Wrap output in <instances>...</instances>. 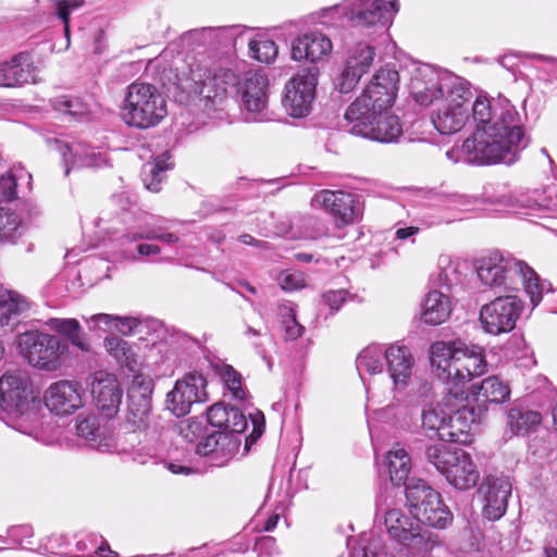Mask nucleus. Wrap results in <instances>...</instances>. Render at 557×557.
Returning a JSON list of instances; mask_svg holds the SVG:
<instances>
[{"instance_id": "nucleus-1", "label": "nucleus", "mask_w": 557, "mask_h": 557, "mask_svg": "<svg viewBox=\"0 0 557 557\" xmlns=\"http://www.w3.org/2000/svg\"><path fill=\"white\" fill-rule=\"evenodd\" d=\"M475 129L461 147L446 152L449 160L468 164H512L525 147L520 115L511 102L503 97H476L472 106Z\"/></svg>"}, {"instance_id": "nucleus-61", "label": "nucleus", "mask_w": 557, "mask_h": 557, "mask_svg": "<svg viewBox=\"0 0 557 557\" xmlns=\"http://www.w3.org/2000/svg\"><path fill=\"white\" fill-rule=\"evenodd\" d=\"M419 233V227L407 226L399 227L395 232V239L399 242L410 240L414 243V236Z\"/></svg>"}, {"instance_id": "nucleus-35", "label": "nucleus", "mask_w": 557, "mask_h": 557, "mask_svg": "<svg viewBox=\"0 0 557 557\" xmlns=\"http://www.w3.org/2000/svg\"><path fill=\"white\" fill-rule=\"evenodd\" d=\"M28 308L27 300L15 293H8L0 296V332H7L12 327L17 317Z\"/></svg>"}, {"instance_id": "nucleus-45", "label": "nucleus", "mask_w": 557, "mask_h": 557, "mask_svg": "<svg viewBox=\"0 0 557 557\" xmlns=\"http://www.w3.org/2000/svg\"><path fill=\"white\" fill-rule=\"evenodd\" d=\"M22 226V218L9 208H0V240L13 242Z\"/></svg>"}, {"instance_id": "nucleus-3", "label": "nucleus", "mask_w": 557, "mask_h": 557, "mask_svg": "<svg viewBox=\"0 0 557 557\" xmlns=\"http://www.w3.org/2000/svg\"><path fill=\"white\" fill-rule=\"evenodd\" d=\"M190 74L206 108L218 110L226 98L228 88L237 85L242 107L247 112L258 115L259 120L267 116L269 79L261 72H247L238 82L236 74L230 69L216 64H199L190 70Z\"/></svg>"}, {"instance_id": "nucleus-64", "label": "nucleus", "mask_w": 557, "mask_h": 557, "mask_svg": "<svg viewBox=\"0 0 557 557\" xmlns=\"http://www.w3.org/2000/svg\"><path fill=\"white\" fill-rule=\"evenodd\" d=\"M166 468L174 474H188L190 472V469L188 467L176 465L173 462H169L166 465Z\"/></svg>"}, {"instance_id": "nucleus-51", "label": "nucleus", "mask_w": 557, "mask_h": 557, "mask_svg": "<svg viewBox=\"0 0 557 557\" xmlns=\"http://www.w3.org/2000/svg\"><path fill=\"white\" fill-rule=\"evenodd\" d=\"M133 460L140 465H145L151 460L154 462H160L162 460L161 445H143L141 447L136 448L133 453Z\"/></svg>"}, {"instance_id": "nucleus-55", "label": "nucleus", "mask_w": 557, "mask_h": 557, "mask_svg": "<svg viewBox=\"0 0 557 557\" xmlns=\"http://www.w3.org/2000/svg\"><path fill=\"white\" fill-rule=\"evenodd\" d=\"M16 180L11 174L0 176V198L2 201H12L16 198Z\"/></svg>"}, {"instance_id": "nucleus-34", "label": "nucleus", "mask_w": 557, "mask_h": 557, "mask_svg": "<svg viewBox=\"0 0 557 557\" xmlns=\"http://www.w3.org/2000/svg\"><path fill=\"white\" fill-rule=\"evenodd\" d=\"M45 325L65 336L67 341L79 350H90V345L82 334V326L76 319L50 318L45 322Z\"/></svg>"}, {"instance_id": "nucleus-17", "label": "nucleus", "mask_w": 557, "mask_h": 557, "mask_svg": "<svg viewBox=\"0 0 557 557\" xmlns=\"http://www.w3.org/2000/svg\"><path fill=\"white\" fill-rule=\"evenodd\" d=\"M521 311L522 302L516 296L497 297L482 307L480 321L486 333L499 335L515 329Z\"/></svg>"}, {"instance_id": "nucleus-49", "label": "nucleus", "mask_w": 557, "mask_h": 557, "mask_svg": "<svg viewBox=\"0 0 557 557\" xmlns=\"http://www.w3.org/2000/svg\"><path fill=\"white\" fill-rule=\"evenodd\" d=\"M84 0H55V11L58 17L64 25V35L67 44L70 42V15L72 11L77 10L84 5Z\"/></svg>"}, {"instance_id": "nucleus-27", "label": "nucleus", "mask_w": 557, "mask_h": 557, "mask_svg": "<svg viewBox=\"0 0 557 557\" xmlns=\"http://www.w3.org/2000/svg\"><path fill=\"white\" fill-rule=\"evenodd\" d=\"M480 492L484 495L483 511L487 519L502 518L507 509L508 497L511 494V483L507 478H487Z\"/></svg>"}, {"instance_id": "nucleus-22", "label": "nucleus", "mask_w": 557, "mask_h": 557, "mask_svg": "<svg viewBox=\"0 0 557 557\" xmlns=\"http://www.w3.org/2000/svg\"><path fill=\"white\" fill-rule=\"evenodd\" d=\"M38 67L29 52L16 53L8 61L0 62V87L14 88L38 82Z\"/></svg>"}, {"instance_id": "nucleus-10", "label": "nucleus", "mask_w": 557, "mask_h": 557, "mask_svg": "<svg viewBox=\"0 0 557 557\" xmlns=\"http://www.w3.org/2000/svg\"><path fill=\"white\" fill-rule=\"evenodd\" d=\"M17 346L21 355L29 364L46 371L60 369L69 354V345L65 342L40 331H27L20 334Z\"/></svg>"}, {"instance_id": "nucleus-2", "label": "nucleus", "mask_w": 557, "mask_h": 557, "mask_svg": "<svg viewBox=\"0 0 557 557\" xmlns=\"http://www.w3.org/2000/svg\"><path fill=\"white\" fill-rule=\"evenodd\" d=\"M399 74L381 69L362 94L347 108L345 127L354 135L380 143H394L403 135L399 117L389 109L397 92Z\"/></svg>"}, {"instance_id": "nucleus-9", "label": "nucleus", "mask_w": 557, "mask_h": 557, "mask_svg": "<svg viewBox=\"0 0 557 557\" xmlns=\"http://www.w3.org/2000/svg\"><path fill=\"white\" fill-rule=\"evenodd\" d=\"M409 512L421 524L444 530L454 520V515L442 495L422 480H410L406 485Z\"/></svg>"}, {"instance_id": "nucleus-24", "label": "nucleus", "mask_w": 557, "mask_h": 557, "mask_svg": "<svg viewBox=\"0 0 557 557\" xmlns=\"http://www.w3.org/2000/svg\"><path fill=\"white\" fill-rule=\"evenodd\" d=\"M385 362L394 391L405 389L413 374L414 358L406 345L392 344L385 348Z\"/></svg>"}, {"instance_id": "nucleus-48", "label": "nucleus", "mask_w": 557, "mask_h": 557, "mask_svg": "<svg viewBox=\"0 0 557 557\" xmlns=\"http://www.w3.org/2000/svg\"><path fill=\"white\" fill-rule=\"evenodd\" d=\"M282 315V330L284 332L285 341H295L299 338L304 332L305 326H302L296 318V312L290 307H284L281 310Z\"/></svg>"}, {"instance_id": "nucleus-4", "label": "nucleus", "mask_w": 557, "mask_h": 557, "mask_svg": "<svg viewBox=\"0 0 557 557\" xmlns=\"http://www.w3.org/2000/svg\"><path fill=\"white\" fill-rule=\"evenodd\" d=\"M431 364L438 379L445 382L446 392H453L451 395L461 400V396L468 394V382L487 370L484 348L462 339L435 342L431 346Z\"/></svg>"}, {"instance_id": "nucleus-33", "label": "nucleus", "mask_w": 557, "mask_h": 557, "mask_svg": "<svg viewBox=\"0 0 557 557\" xmlns=\"http://www.w3.org/2000/svg\"><path fill=\"white\" fill-rule=\"evenodd\" d=\"M471 389L478 401L503 404L510 397L508 384L496 375L484 379L479 385H472Z\"/></svg>"}, {"instance_id": "nucleus-36", "label": "nucleus", "mask_w": 557, "mask_h": 557, "mask_svg": "<svg viewBox=\"0 0 557 557\" xmlns=\"http://www.w3.org/2000/svg\"><path fill=\"white\" fill-rule=\"evenodd\" d=\"M507 422L513 434L524 435L536 430L542 416L537 411L511 408L507 413Z\"/></svg>"}, {"instance_id": "nucleus-58", "label": "nucleus", "mask_w": 557, "mask_h": 557, "mask_svg": "<svg viewBox=\"0 0 557 557\" xmlns=\"http://www.w3.org/2000/svg\"><path fill=\"white\" fill-rule=\"evenodd\" d=\"M89 321L92 323V327L100 329L104 332L114 330L115 315L108 313H98L90 317Z\"/></svg>"}, {"instance_id": "nucleus-5", "label": "nucleus", "mask_w": 557, "mask_h": 557, "mask_svg": "<svg viewBox=\"0 0 557 557\" xmlns=\"http://www.w3.org/2000/svg\"><path fill=\"white\" fill-rule=\"evenodd\" d=\"M41 404L23 370L7 371L0 377V409L7 424L38 442L48 443L39 417Z\"/></svg>"}, {"instance_id": "nucleus-19", "label": "nucleus", "mask_w": 557, "mask_h": 557, "mask_svg": "<svg viewBox=\"0 0 557 557\" xmlns=\"http://www.w3.org/2000/svg\"><path fill=\"white\" fill-rule=\"evenodd\" d=\"M152 381L143 374H135L128 388L127 422L137 430H147L151 422Z\"/></svg>"}, {"instance_id": "nucleus-8", "label": "nucleus", "mask_w": 557, "mask_h": 557, "mask_svg": "<svg viewBox=\"0 0 557 557\" xmlns=\"http://www.w3.org/2000/svg\"><path fill=\"white\" fill-rule=\"evenodd\" d=\"M425 458L457 490H471L480 480L476 463L463 449L453 450L445 444H434L426 447Z\"/></svg>"}, {"instance_id": "nucleus-14", "label": "nucleus", "mask_w": 557, "mask_h": 557, "mask_svg": "<svg viewBox=\"0 0 557 557\" xmlns=\"http://www.w3.org/2000/svg\"><path fill=\"white\" fill-rule=\"evenodd\" d=\"M338 10L355 26H386L397 12V0H344Z\"/></svg>"}, {"instance_id": "nucleus-7", "label": "nucleus", "mask_w": 557, "mask_h": 557, "mask_svg": "<svg viewBox=\"0 0 557 557\" xmlns=\"http://www.w3.org/2000/svg\"><path fill=\"white\" fill-rule=\"evenodd\" d=\"M166 114V100L154 85L134 82L127 87L121 116L128 126L148 129L160 124Z\"/></svg>"}, {"instance_id": "nucleus-44", "label": "nucleus", "mask_w": 557, "mask_h": 557, "mask_svg": "<svg viewBox=\"0 0 557 557\" xmlns=\"http://www.w3.org/2000/svg\"><path fill=\"white\" fill-rule=\"evenodd\" d=\"M215 372L224 383L233 398L244 400L246 392L243 388L242 375L230 364H216Z\"/></svg>"}, {"instance_id": "nucleus-6", "label": "nucleus", "mask_w": 557, "mask_h": 557, "mask_svg": "<svg viewBox=\"0 0 557 557\" xmlns=\"http://www.w3.org/2000/svg\"><path fill=\"white\" fill-rule=\"evenodd\" d=\"M476 274L488 287L513 288L520 282L533 307L541 302L544 293L552 290L550 283L542 281L524 261L499 251L481 258L476 264Z\"/></svg>"}, {"instance_id": "nucleus-57", "label": "nucleus", "mask_w": 557, "mask_h": 557, "mask_svg": "<svg viewBox=\"0 0 557 557\" xmlns=\"http://www.w3.org/2000/svg\"><path fill=\"white\" fill-rule=\"evenodd\" d=\"M218 29L212 27H206L200 29L190 30L185 35V39L198 45L211 44Z\"/></svg>"}, {"instance_id": "nucleus-25", "label": "nucleus", "mask_w": 557, "mask_h": 557, "mask_svg": "<svg viewBox=\"0 0 557 557\" xmlns=\"http://www.w3.org/2000/svg\"><path fill=\"white\" fill-rule=\"evenodd\" d=\"M237 448L238 441L234 435L216 432L196 445V454L208 457L213 467H223L233 458Z\"/></svg>"}, {"instance_id": "nucleus-37", "label": "nucleus", "mask_w": 557, "mask_h": 557, "mask_svg": "<svg viewBox=\"0 0 557 557\" xmlns=\"http://www.w3.org/2000/svg\"><path fill=\"white\" fill-rule=\"evenodd\" d=\"M385 346L372 344L367 346L356 359V368L360 376L363 373L377 374L384 369Z\"/></svg>"}, {"instance_id": "nucleus-59", "label": "nucleus", "mask_w": 557, "mask_h": 557, "mask_svg": "<svg viewBox=\"0 0 557 557\" xmlns=\"http://www.w3.org/2000/svg\"><path fill=\"white\" fill-rule=\"evenodd\" d=\"M139 324H140V321L137 318L115 315L114 330L121 332L124 335H128V334H132L133 331Z\"/></svg>"}, {"instance_id": "nucleus-54", "label": "nucleus", "mask_w": 557, "mask_h": 557, "mask_svg": "<svg viewBox=\"0 0 557 557\" xmlns=\"http://www.w3.org/2000/svg\"><path fill=\"white\" fill-rule=\"evenodd\" d=\"M230 412V408L225 407L222 404L212 405L207 412L208 422L221 431L225 423L227 422V414Z\"/></svg>"}, {"instance_id": "nucleus-13", "label": "nucleus", "mask_w": 557, "mask_h": 557, "mask_svg": "<svg viewBox=\"0 0 557 557\" xmlns=\"http://www.w3.org/2000/svg\"><path fill=\"white\" fill-rule=\"evenodd\" d=\"M472 98L469 84L463 81L454 92H450L432 113V123L441 134H455L466 124L468 103Z\"/></svg>"}, {"instance_id": "nucleus-23", "label": "nucleus", "mask_w": 557, "mask_h": 557, "mask_svg": "<svg viewBox=\"0 0 557 557\" xmlns=\"http://www.w3.org/2000/svg\"><path fill=\"white\" fill-rule=\"evenodd\" d=\"M91 395L97 408L106 417L111 418L117 413L123 392L114 375L104 371L96 372L91 383Z\"/></svg>"}, {"instance_id": "nucleus-63", "label": "nucleus", "mask_w": 557, "mask_h": 557, "mask_svg": "<svg viewBox=\"0 0 557 557\" xmlns=\"http://www.w3.org/2000/svg\"><path fill=\"white\" fill-rule=\"evenodd\" d=\"M161 251L160 247L154 244H138L137 245V252L140 256L148 257V256H157Z\"/></svg>"}, {"instance_id": "nucleus-53", "label": "nucleus", "mask_w": 557, "mask_h": 557, "mask_svg": "<svg viewBox=\"0 0 557 557\" xmlns=\"http://www.w3.org/2000/svg\"><path fill=\"white\" fill-rule=\"evenodd\" d=\"M348 292L346 289L327 290L322 294L321 301L329 307L331 313L339 310L347 299Z\"/></svg>"}, {"instance_id": "nucleus-38", "label": "nucleus", "mask_w": 557, "mask_h": 557, "mask_svg": "<svg viewBox=\"0 0 557 557\" xmlns=\"http://www.w3.org/2000/svg\"><path fill=\"white\" fill-rule=\"evenodd\" d=\"M106 348L121 367L127 368L134 373L138 370L140 364L138 356L135 354L132 345L127 341L116 336L107 337Z\"/></svg>"}, {"instance_id": "nucleus-62", "label": "nucleus", "mask_w": 557, "mask_h": 557, "mask_svg": "<svg viewBox=\"0 0 557 557\" xmlns=\"http://www.w3.org/2000/svg\"><path fill=\"white\" fill-rule=\"evenodd\" d=\"M433 395H434L433 386L431 383H429L426 381L422 382L416 391V396L418 397L419 401H421V403L431 400L433 398Z\"/></svg>"}, {"instance_id": "nucleus-46", "label": "nucleus", "mask_w": 557, "mask_h": 557, "mask_svg": "<svg viewBox=\"0 0 557 557\" xmlns=\"http://www.w3.org/2000/svg\"><path fill=\"white\" fill-rule=\"evenodd\" d=\"M171 226L158 224L156 226L146 225L141 231L133 234L131 240L138 239H157L168 245H174L180 240V237L174 232H170Z\"/></svg>"}, {"instance_id": "nucleus-12", "label": "nucleus", "mask_w": 557, "mask_h": 557, "mask_svg": "<svg viewBox=\"0 0 557 557\" xmlns=\"http://www.w3.org/2000/svg\"><path fill=\"white\" fill-rule=\"evenodd\" d=\"M453 392H446L443 406L450 411L447 429H444L443 442L462 445L470 444L471 431L480 419V411L470 404L469 395L463 394L462 400L456 399Z\"/></svg>"}, {"instance_id": "nucleus-50", "label": "nucleus", "mask_w": 557, "mask_h": 557, "mask_svg": "<svg viewBox=\"0 0 557 557\" xmlns=\"http://www.w3.org/2000/svg\"><path fill=\"white\" fill-rule=\"evenodd\" d=\"M247 425L248 422L245 414L239 409L231 407L227 414V422L220 433L230 435L240 434L247 429Z\"/></svg>"}, {"instance_id": "nucleus-52", "label": "nucleus", "mask_w": 557, "mask_h": 557, "mask_svg": "<svg viewBox=\"0 0 557 557\" xmlns=\"http://www.w3.org/2000/svg\"><path fill=\"white\" fill-rule=\"evenodd\" d=\"M55 110L73 116L82 115L86 112L85 104L77 98L60 97L54 101Z\"/></svg>"}, {"instance_id": "nucleus-60", "label": "nucleus", "mask_w": 557, "mask_h": 557, "mask_svg": "<svg viewBox=\"0 0 557 557\" xmlns=\"http://www.w3.org/2000/svg\"><path fill=\"white\" fill-rule=\"evenodd\" d=\"M280 284L285 290H294L304 286V281L292 273H282L280 276Z\"/></svg>"}, {"instance_id": "nucleus-42", "label": "nucleus", "mask_w": 557, "mask_h": 557, "mask_svg": "<svg viewBox=\"0 0 557 557\" xmlns=\"http://www.w3.org/2000/svg\"><path fill=\"white\" fill-rule=\"evenodd\" d=\"M417 524L410 521L401 510L391 509L385 513V527L389 536L401 543Z\"/></svg>"}, {"instance_id": "nucleus-28", "label": "nucleus", "mask_w": 557, "mask_h": 557, "mask_svg": "<svg viewBox=\"0 0 557 557\" xmlns=\"http://www.w3.org/2000/svg\"><path fill=\"white\" fill-rule=\"evenodd\" d=\"M59 149L63 157L65 165V175L70 173V161L73 166L98 168L107 163V157L98 147H92L86 143L77 141L72 145L60 144Z\"/></svg>"}, {"instance_id": "nucleus-29", "label": "nucleus", "mask_w": 557, "mask_h": 557, "mask_svg": "<svg viewBox=\"0 0 557 557\" xmlns=\"http://www.w3.org/2000/svg\"><path fill=\"white\" fill-rule=\"evenodd\" d=\"M75 429L77 436L85 440L91 448L108 451L116 446L113 431L108 425H100L94 416L78 418Z\"/></svg>"}, {"instance_id": "nucleus-31", "label": "nucleus", "mask_w": 557, "mask_h": 557, "mask_svg": "<svg viewBox=\"0 0 557 557\" xmlns=\"http://www.w3.org/2000/svg\"><path fill=\"white\" fill-rule=\"evenodd\" d=\"M350 557H394L385 548L383 540L374 532L363 533L359 539H348Z\"/></svg>"}, {"instance_id": "nucleus-21", "label": "nucleus", "mask_w": 557, "mask_h": 557, "mask_svg": "<svg viewBox=\"0 0 557 557\" xmlns=\"http://www.w3.org/2000/svg\"><path fill=\"white\" fill-rule=\"evenodd\" d=\"M85 389L75 381L61 380L52 383L45 392V405L58 416H67L85 404Z\"/></svg>"}, {"instance_id": "nucleus-20", "label": "nucleus", "mask_w": 557, "mask_h": 557, "mask_svg": "<svg viewBox=\"0 0 557 557\" xmlns=\"http://www.w3.org/2000/svg\"><path fill=\"white\" fill-rule=\"evenodd\" d=\"M375 57V49L367 42H358L347 52L342 73L335 85L342 94L350 92L363 74L368 73Z\"/></svg>"}, {"instance_id": "nucleus-56", "label": "nucleus", "mask_w": 557, "mask_h": 557, "mask_svg": "<svg viewBox=\"0 0 557 557\" xmlns=\"http://www.w3.org/2000/svg\"><path fill=\"white\" fill-rule=\"evenodd\" d=\"M202 431L201 423L195 421H184L178 426V434L187 442L194 443L200 436Z\"/></svg>"}, {"instance_id": "nucleus-40", "label": "nucleus", "mask_w": 557, "mask_h": 557, "mask_svg": "<svg viewBox=\"0 0 557 557\" xmlns=\"http://www.w3.org/2000/svg\"><path fill=\"white\" fill-rule=\"evenodd\" d=\"M170 156L164 153L157 157L152 162H147L141 170V178L147 189L157 193L160 190V184L163 180L164 172L171 165L168 162Z\"/></svg>"}, {"instance_id": "nucleus-41", "label": "nucleus", "mask_w": 557, "mask_h": 557, "mask_svg": "<svg viewBox=\"0 0 557 557\" xmlns=\"http://www.w3.org/2000/svg\"><path fill=\"white\" fill-rule=\"evenodd\" d=\"M449 414L450 411L443 406V403L436 407L430 405L422 410V426L428 431L434 432L443 441V433L444 429H447Z\"/></svg>"}, {"instance_id": "nucleus-15", "label": "nucleus", "mask_w": 557, "mask_h": 557, "mask_svg": "<svg viewBox=\"0 0 557 557\" xmlns=\"http://www.w3.org/2000/svg\"><path fill=\"white\" fill-rule=\"evenodd\" d=\"M311 206L331 215L337 227L354 224L361 216L358 197L344 190H320L312 197Z\"/></svg>"}, {"instance_id": "nucleus-11", "label": "nucleus", "mask_w": 557, "mask_h": 557, "mask_svg": "<svg viewBox=\"0 0 557 557\" xmlns=\"http://www.w3.org/2000/svg\"><path fill=\"white\" fill-rule=\"evenodd\" d=\"M459 76L448 72H442L430 65L417 69L411 81L410 92L417 103L423 107L436 104L444 101L450 92L463 82Z\"/></svg>"}, {"instance_id": "nucleus-47", "label": "nucleus", "mask_w": 557, "mask_h": 557, "mask_svg": "<svg viewBox=\"0 0 557 557\" xmlns=\"http://www.w3.org/2000/svg\"><path fill=\"white\" fill-rule=\"evenodd\" d=\"M250 55L263 63L272 62L277 55V47L273 40L255 38L249 41Z\"/></svg>"}, {"instance_id": "nucleus-43", "label": "nucleus", "mask_w": 557, "mask_h": 557, "mask_svg": "<svg viewBox=\"0 0 557 557\" xmlns=\"http://www.w3.org/2000/svg\"><path fill=\"white\" fill-rule=\"evenodd\" d=\"M438 282L442 286L451 287L461 282L460 262L449 255H441L437 261Z\"/></svg>"}, {"instance_id": "nucleus-30", "label": "nucleus", "mask_w": 557, "mask_h": 557, "mask_svg": "<svg viewBox=\"0 0 557 557\" xmlns=\"http://www.w3.org/2000/svg\"><path fill=\"white\" fill-rule=\"evenodd\" d=\"M450 312L449 297L440 290H431L424 298L421 320L430 325H440L449 318Z\"/></svg>"}, {"instance_id": "nucleus-26", "label": "nucleus", "mask_w": 557, "mask_h": 557, "mask_svg": "<svg viewBox=\"0 0 557 557\" xmlns=\"http://www.w3.org/2000/svg\"><path fill=\"white\" fill-rule=\"evenodd\" d=\"M332 49L333 45L329 37L319 32H311L294 39L292 44V59L318 63L325 61Z\"/></svg>"}, {"instance_id": "nucleus-32", "label": "nucleus", "mask_w": 557, "mask_h": 557, "mask_svg": "<svg viewBox=\"0 0 557 557\" xmlns=\"http://www.w3.org/2000/svg\"><path fill=\"white\" fill-rule=\"evenodd\" d=\"M384 466L386 467L391 481L396 485L406 483L411 471V458L404 447L395 445L385 456Z\"/></svg>"}, {"instance_id": "nucleus-18", "label": "nucleus", "mask_w": 557, "mask_h": 557, "mask_svg": "<svg viewBox=\"0 0 557 557\" xmlns=\"http://www.w3.org/2000/svg\"><path fill=\"white\" fill-rule=\"evenodd\" d=\"M207 381L200 373H188L177 380L173 389L166 395V407L176 417L189 413L194 404L206 403Z\"/></svg>"}, {"instance_id": "nucleus-39", "label": "nucleus", "mask_w": 557, "mask_h": 557, "mask_svg": "<svg viewBox=\"0 0 557 557\" xmlns=\"http://www.w3.org/2000/svg\"><path fill=\"white\" fill-rule=\"evenodd\" d=\"M414 555H426L435 547L440 546L441 541L437 534L423 531L417 524L412 532L400 543Z\"/></svg>"}, {"instance_id": "nucleus-16", "label": "nucleus", "mask_w": 557, "mask_h": 557, "mask_svg": "<svg viewBox=\"0 0 557 557\" xmlns=\"http://www.w3.org/2000/svg\"><path fill=\"white\" fill-rule=\"evenodd\" d=\"M319 70L310 67L297 73L285 85L282 99L283 107L293 117H304L309 114L314 99Z\"/></svg>"}]
</instances>
